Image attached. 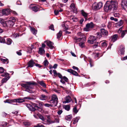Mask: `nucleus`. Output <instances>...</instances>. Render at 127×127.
<instances>
[{
    "mask_svg": "<svg viewBox=\"0 0 127 127\" xmlns=\"http://www.w3.org/2000/svg\"><path fill=\"white\" fill-rule=\"evenodd\" d=\"M118 2L116 1H107L106 2L104 9L105 12L111 10L112 8L114 10H116L117 8Z\"/></svg>",
    "mask_w": 127,
    "mask_h": 127,
    "instance_id": "nucleus-1",
    "label": "nucleus"
},
{
    "mask_svg": "<svg viewBox=\"0 0 127 127\" xmlns=\"http://www.w3.org/2000/svg\"><path fill=\"white\" fill-rule=\"evenodd\" d=\"M77 35L80 37L79 38H77L76 36H75L73 39L74 42L76 43L79 42L81 41L84 42L85 41L86 38L85 36L81 32H79L77 33Z\"/></svg>",
    "mask_w": 127,
    "mask_h": 127,
    "instance_id": "nucleus-2",
    "label": "nucleus"
},
{
    "mask_svg": "<svg viewBox=\"0 0 127 127\" xmlns=\"http://www.w3.org/2000/svg\"><path fill=\"white\" fill-rule=\"evenodd\" d=\"M0 23L3 26L6 28V27H11L14 25V23L11 20H8L5 21L3 20H1L0 21Z\"/></svg>",
    "mask_w": 127,
    "mask_h": 127,
    "instance_id": "nucleus-3",
    "label": "nucleus"
},
{
    "mask_svg": "<svg viewBox=\"0 0 127 127\" xmlns=\"http://www.w3.org/2000/svg\"><path fill=\"white\" fill-rule=\"evenodd\" d=\"M26 106L30 111H34L40 108L39 107L37 104L32 103V104L31 105L28 103H26Z\"/></svg>",
    "mask_w": 127,
    "mask_h": 127,
    "instance_id": "nucleus-4",
    "label": "nucleus"
},
{
    "mask_svg": "<svg viewBox=\"0 0 127 127\" xmlns=\"http://www.w3.org/2000/svg\"><path fill=\"white\" fill-rule=\"evenodd\" d=\"M9 74L6 72L3 74H2L1 76L2 77H5L2 79L1 81V82L3 84L4 83H6L7 80L9 78Z\"/></svg>",
    "mask_w": 127,
    "mask_h": 127,
    "instance_id": "nucleus-5",
    "label": "nucleus"
},
{
    "mask_svg": "<svg viewBox=\"0 0 127 127\" xmlns=\"http://www.w3.org/2000/svg\"><path fill=\"white\" fill-rule=\"evenodd\" d=\"M95 25L93 22L90 23H88L86 25V27L84 28V30L86 31H88L90 30V29H93L94 28Z\"/></svg>",
    "mask_w": 127,
    "mask_h": 127,
    "instance_id": "nucleus-6",
    "label": "nucleus"
},
{
    "mask_svg": "<svg viewBox=\"0 0 127 127\" xmlns=\"http://www.w3.org/2000/svg\"><path fill=\"white\" fill-rule=\"evenodd\" d=\"M32 10L34 12H36L40 10L43 9V8L39 5L33 6L31 8Z\"/></svg>",
    "mask_w": 127,
    "mask_h": 127,
    "instance_id": "nucleus-7",
    "label": "nucleus"
},
{
    "mask_svg": "<svg viewBox=\"0 0 127 127\" xmlns=\"http://www.w3.org/2000/svg\"><path fill=\"white\" fill-rule=\"evenodd\" d=\"M96 38L94 36H90L88 40V42L89 43L93 44L96 42Z\"/></svg>",
    "mask_w": 127,
    "mask_h": 127,
    "instance_id": "nucleus-8",
    "label": "nucleus"
},
{
    "mask_svg": "<svg viewBox=\"0 0 127 127\" xmlns=\"http://www.w3.org/2000/svg\"><path fill=\"white\" fill-rule=\"evenodd\" d=\"M32 99V97H23V99L21 98L17 99V102L19 103H22L25 102L26 100H31Z\"/></svg>",
    "mask_w": 127,
    "mask_h": 127,
    "instance_id": "nucleus-9",
    "label": "nucleus"
},
{
    "mask_svg": "<svg viewBox=\"0 0 127 127\" xmlns=\"http://www.w3.org/2000/svg\"><path fill=\"white\" fill-rule=\"evenodd\" d=\"M107 45V42L106 40L101 41L99 43V46L101 48H106Z\"/></svg>",
    "mask_w": 127,
    "mask_h": 127,
    "instance_id": "nucleus-10",
    "label": "nucleus"
},
{
    "mask_svg": "<svg viewBox=\"0 0 127 127\" xmlns=\"http://www.w3.org/2000/svg\"><path fill=\"white\" fill-rule=\"evenodd\" d=\"M26 83L28 85V88L32 89L34 88L33 85H36V83L34 81L27 82Z\"/></svg>",
    "mask_w": 127,
    "mask_h": 127,
    "instance_id": "nucleus-11",
    "label": "nucleus"
},
{
    "mask_svg": "<svg viewBox=\"0 0 127 127\" xmlns=\"http://www.w3.org/2000/svg\"><path fill=\"white\" fill-rule=\"evenodd\" d=\"M44 43H46L47 45L49 47L50 49H52L53 48L54 43L51 41H50L47 40L45 41Z\"/></svg>",
    "mask_w": 127,
    "mask_h": 127,
    "instance_id": "nucleus-12",
    "label": "nucleus"
},
{
    "mask_svg": "<svg viewBox=\"0 0 127 127\" xmlns=\"http://www.w3.org/2000/svg\"><path fill=\"white\" fill-rule=\"evenodd\" d=\"M100 32L101 34L104 37H107L108 35V32L104 29H100Z\"/></svg>",
    "mask_w": 127,
    "mask_h": 127,
    "instance_id": "nucleus-13",
    "label": "nucleus"
},
{
    "mask_svg": "<svg viewBox=\"0 0 127 127\" xmlns=\"http://www.w3.org/2000/svg\"><path fill=\"white\" fill-rule=\"evenodd\" d=\"M28 64V65L27 67V68L29 67H32L34 66V65L35 64V63L32 60H31L29 61Z\"/></svg>",
    "mask_w": 127,
    "mask_h": 127,
    "instance_id": "nucleus-14",
    "label": "nucleus"
},
{
    "mask_svg": "<svg viewBox=\"0 0 127 127\" xmlns=\"http://www.w3.org/2000/svg\"><path fill=\"white\" fill-rule=\"evenodd\" d=\"M68 72L71 73L72 75L76 76H78V74L77 72L71 69H68L67 70Z\"/></svg>",
    "mask_w": 127,
    "mask_h": 127,
    "instance_id": "nucleus-15",
    "label": "nucleus"
},
{
    "mask_svg": "<svg viewBox=\"0 0 127 127\" xmlns=\"http://www.w3.org/2000/svg\"><path fill=\"white\" fill-rule=\"evenodd\" d=\"M111 41L114 42L117 39H119L118 35L117 34H115L111 36Z\"/></svg>",
    "mask_w": 127,
    "mask_h": 127,
    "instance_id": "nucleus-16",
    "label": "nucleus"
},
{
    "mask_svg": "<svg viewBox=\"0 0 127 127\" xmlns=\"http://www.w3.org/2000/svg\"><path fill=\"white\" fill-rule=\"evenodd\" d=\"M51 99L55 101L56 103L54 105L55 106H57L58 103V98L57 96L55 95H53Z\"/></svg>",
    "mask_w": 127,
    "mask_h": 127,
    "instance_id": "nucleus-17",
    "label": "nucleus"
},
{
    "mask_svg": "<svg viewBox=\"0 0 127 127\" xmlns=\"http://www.w3.org/2000/svg\"><path fill=\"white\" fill-rule=\"evenodd\" d=\"M81 14L82 15L84 16L85 19V21L87 20H88V14L85 12L83 10H82L81 11Z\"/></svg>",
    "mask_w": 127,
    "mask_h": 127,
    "instance_id": "nucleus-18",
    "label": "nucleus"
},
{
    "mask_svg": "<svg viewBox=\"0 0 127 127\" xmlns=\"http://www.w3.org/2000/svg\"><path fill=\"white\" fill-rule=\"evenodd\" d=\"M38 53L40 55H42L45 54V51L43 48L40 47L39 48Z\"/></svg>",
    "mask_w": 127,
    "mask_h": 127,
    "instance_id": "nucleus-19",
    "label": "nucleus"
},
{
    "mask_svg": "<svg viewBox=\"0 0 127 127\" xmlns=\"http://www.w3.org/2000/svg\"><path fill=\"white\" fill-rule=\"evenodd\" d=\"M9 10L7 9H4L2 11V14L6 15H8L9 14Z\"/></svg>",
    "mask_w": 127,
    "mask_h": 127,
    "instance_id": "nucleus-20",
    "label": "nucleus"
},
{
    "mask_svg": "<svg viewBox=\"0 0 127 127\" xmlns=\"http://www.w3.org/2000/svg\"><path fill=\"white\" fill-rule=\"evenodd\" d=\"M125 48L124 46L121 45L120 47V51L121 53V55H123L124 54Z\"/></svg>",
    "mask_w": 127,
    "mask_h": 127,
    "instance_id": "nucleus-21",
    "label": "nucleus"
},
{
    "mask_svg": "<svg viewBox=\"0 0 127 127\" xmlns=\"http://www.w3.org/2000/svg\"><path fill=\"white\" fill-rule=\"evenodd\" d=\"M65 100V101L64 103H69L72 100V99L71 97L69 95H68L66 97Z\"/></svg>",
    "mask_w": 127,
    "mask_h": 127,
    "instance_id": "nucleus-22",
    "label": "nucleus"
},
{
    "mask_svg": "<svg viewBox=\"0 0 127 127\" xmlns=\"http://www.w3.org/2000/svg\"><path fill=\"white\" fill-rule=\"evenodd\" d=\"M47 98V96L44 95L42 94L39 97V99L42 100H45Z\"/></svg>",
    "mask_w": 127,
    "mask_h": 127,
    "instance_id": "nucleus-23",
    "label": "nucleus"
},
{
    "mask_svg": "<svg viewBox=\"0 0 127 127\" xmlns=\"http://www.w3.org/2000/svg\"><path fill=\"white\" fill-rule=\"evenodd\" d=\"M72 118L71 115H70L66 116L65 117V119L68 121H70Z\"/></svg>",
    "mask_w": 127,
    "mask_h": 127,
    "instance_id": "nucleus-24",
    "label": "nucleus"
},
{
    "mask_svg": "<svg viewBox=\"0 0 127 127\" xmlns=\"http://www.w3.org/2000/svg\"><path fill=\"white\" fill-rule=\"evenodd\" d=\"M92 8L95 10L99 9V7H98V5L97 3H94L93 5Z\"/></svg>",
    "mask_w": 127,
    "mask_h": 127,
    "instance_id": "nucleus-25",
    "label": "nucleus"
},
{
    "mask_svg": "<svg viewBox=\"0 0 127 127\" xmlns=\"http://www.w3.org/2000/svg\"><path fill=\"white\" fill-rule=\"evenodd\" d=\"M123 23V21L122 20H121L120 21L117 23L116 24V26L118 27H120L121 26Z\"/></svg>",
    "mask_w": 127,
    "mask_h": 127,
    "instance_id": "nucleus-26",
    "label": "nucleus"
},
{
    "mask_svg": "<svg viewBox=\"0 0 127 127\" xmlns=\"http://www.w3.org/2000/svg\"><path fill=\"white\" fill-rule=\"evenodd\" d=\"M31 31L33 34L35 35L36 34L37 32V31L34 28L31 27Z\"/></svg>",
    "mask_w": 127,
    "mask_h": 127,
    "instance_id": "nucleus-27",
    "label": "nucleus"
},
{
    "mask_svg": "<svg viewBox=\"0 0 127 127\" xmlns=\"http://www.w3.org/2000/svg\"><path fill=\"white\" fill-rule=\"evenodd\" d=\"M8 123L7 122H3L0 124V126H2L3 127H6V126Z\"/></svg>",
    "mask_w": 127,
    "mask_h": 127,
    "instance_id": "nucleus-28",
    "label": "nucleus"
},
{
    "mask_svg": "<svg viewBox=\"0 0 127 127\" xmlns=\"http://www.w3.org/2000/svg\"><path fill=\"white\" fill-rule=\"evenodd\" d=\"M121 3L122 6L124 5L126 6H127V0H122Z\"/></svg>",
    "mask_w": 127,
    "mask_h": 127,
    "instance_id": "nucleus-29",
    "label": "nucleus"
},
{
    "mask_svg": "<svg viewBox=\"0 0 127 127\" xmlns=\"http://www.w3.org/2000/svg\"><path fill=\"white\" fill-rule=\"evenodd\" d=\"M37 115L40 119H41L42 121H44L45 120L44 117L41 114H37Z\"/></svg>",
    "mask_w": 127,
    "mask_h": 127,
    "instance_id": "nucleus-30",
    "label": "nucleus"
},
{
    "mask_svg": "<svg viewBox=\"0 0 127 127\" xmlns=\"http://www.w3.org/2000/svg\"><path fill=\"white\" fill-rule=\"evenodd\" d=\"M0 60L1 61H2L3 63L8 64V60L7 59H4L2 58L0 59Z\"/></svg>",
    "mask_w": 127,
    "mask_h": 127,
    "instance_id": "nucleus-31",
    "label": "nucleus"
},
{
    "mask_svg": "<svg viewBox=\"0 0 127 127\" xmlns=\"http://www.w3.org/2000/svg\"><path fill=\"white\" fill-rule=\"evenodd\" d=\"M69 105H64V108L66 110L69 111L70 109V106Z\"/></svg>",
    "mask_w": 127,
    "mask_h": 127,
    "instance_id": "nucleus-32",
    "label": "nucleus"
},
{
    "mask_svg": "<svg viewBox=\"0 0 127 127\" xmlns=\"http://www.w3.org/2000/svg\"><path fill=\"white\" fill-rule=\"evenodd\" d=\"M39 83L40 85L43 87L45 88L46 87V85L43 81H41L39 82Z\"/></svg>",
    "mask_w": 127,
    "mask_h": 127,
    "instance_id": "nucleus-33",
    "label": "nucleus"
},
{
    "mask_svg": "<svg viewBox=\"0 0 127 127\" xmlns=\"http://www.w3.org/2000/svg\"><path fill=\"white\" fill-rule=\"evenodd\" d=\"M62 32L61 31H60L59 33L57 34V38L59 39L61 37L62 35Z\"/></svg>",
    "mask_w": 127,
    "mask_h": 127,
    "instance_id": "nucleus-34",
    "label": "nucleus"
},
{
    "mask_svg": "<svg viewBox=\"0 0 127 127\" xmlns=\"http://www.w3.org/2000/svg\"><path fill=\"white\" fill-rule=\"evenodd\" d=\"M44 105L46 107H55L56 106H55V105L54 104H50L48 103H45L44 104Z\"/></svg>",
    "mask_w": 127,
    "mask_h": 127,
    "instance_id": "nucleus-35",
    "label": "nucleus"
},
{
    "mask_svg": "<svg viewBox=\"0 0 127 127\" xmlns=\"http://www.w3.org/2000/svg\"><path fill=\"white\" fill-rule=\"evenodd\" d=\"M127 32V30H125L124 31H123L122 32L121 35V37L122 38L126 34V32Z\"/></svg>",
    "mask_w": 127,
    "mask_h": 127,
    "instance_id": "nucleus-36",
    "label": "nucleus"
},
{
    "mask_svg": "<svg viewBox=\"0 0 127 127\" xmlns=\"http://www.w3.org/2000/svg\"><path fill=\"white\" fill-rule=\"evenodd\" d=\"M49 63V62L47 59L45 60L43 62L44 65L45 67L47 66Z\"/></svg>",
    "mask_w": 127,
    "mask_h": 127,
    "instance_id": "nucleus-37",
    "label": "nucleus"
},
{
    "mask_svg": "<svg viewBox=\"0 0 127 127\" xmlns=\"http://www.w3.org/2000/svg\"><path fill=\"white\" fill-rule=\"evenodd\" d=\"M12 40L9 38H8L7 39L6 44L8 45L10 44L12 42Z\"/></svg>",
    "mask_w": 127,
    "mask_h": 127,
    "instance_id": "nucleus-38",
    "label": "nucleus"
},
{
    "mask_svg": "<svg viewBox=\"0 0 127 127\" xmlns=\"http://www.w3.org/2000/svg\"><path fill=\"white\" fill-rule=\"evenodd\" d=\"M28 85L27 83V84H21V86L27 89L28 88Z\"/></svg>",
    "mask_w": 127,
    "mask_h": 127,
    "instance_id": "nucleus-39",
    "label": "nucleus"
},
{
    "mask_svg": "<svg viewBox=\"0 0 127 127\" xmlns=\"http://www.w3.org/2000/svg\"><path fill=\"white\" fill-rule=\"evenodd\" d=\"M77 107L76 106H75L73 107V111L76 114L78 112V110L77 109Z\"/></svg>",
    "mask_w": 127,
    "mask_h": 127,
    "instance_id": "nucleus-40",
    "label": "nucleus"
},
{
    "mask_svg": "<svg viewBox=\"0 0 127 127\" xmlns=\"http://www.w3.org/2000/svg\"><path fill=\"white\" fill-rule=\"evenodd\" d=\"M0 42L4 43H5V40L4 37H1L0 36Z\"/></svg>",
    "mask_w": 127,
    "mask_h": 127,
    "instance_id": "nucleus-41",
    "label": "nucleus"
},
{
    "mask_svg": "<svg viewBox=\"0 0 127 127\" xmlns=\"http://www.w3.org/2000/svg\"><path fill=\"white\" fill-rule=\"evenodd\" d=\"M101 34H102L101 32H97L96 33V34L97 35V37L99 38H100L102 36V35Z\"/></svg>",
    "mask_w": 127,
    "mask_h": 127,
    "instance_id": "nucleus-42",
    "label": "nucleus"
},
{
    "mask_svg": "<svg viewBox=\"0 0 127 127\" xmlns=\"http://www.w3.org/2000/svg\"><path fill=\"white\" fill-rule=\"evenodd\" d=\"M97 4L98 5V7H99V9L102 7L103 4L102 2H99Z\"/></svg>",
    "mask_w": 127,
    "mask_h": 127,
    "instance_id": "nucleus-43",
    "label": "nucleus"
},
{
    "mask_svg": "<svg viewBox=\"0 0 127 127\" xmlns=\"http://www.w3.org/2000/svg\"><path fill=\"white\" fill-rule=\"evenodd\" d=\"M34 127H45L41 124H38L36 125Z\"/></svg>",
    "mask_w": 127,
    "mask_h": 127,
    "instance_id": "nucleus-44",
    "label": "nucleus"
},
{
    "mask_svg": "<svg viewBox=\"0 0 127 127\" xmlns=\"http://www.w3.org/2000/svg\"><path fill=\"white\" fill-rule=\"evenodd\" d=\"M85 41L83 42H81L79 43V45L81 48L83 47V45L84 44Z\"/></svg>",
    "mask_w": 127,
    "mask_h": 127,
    "instance_id": "nucleus-45",
    "label": "nucleus"
},
{
    "mask_svg": "<svg viewBox=\"0 0 127 127\" xmlns=\"http://www.w3.org/2000/svg\"><path fill=\"white\" fill-rule=\"evenodd\" d=\"M96 43L93 46V47L94 48H96L98 46V42H96Z\"/></svg>",
    "mask_w": 127,
    "mask_h": 127,
    "instance_id": "nucleus-46",
    "label": "nucleus"
},
{
    "mask_svg": "<svg viewBox=\"0 0 127 127\" xmlns=\"http://www.w3.org/2000/svg\"><path fill=\"white\" fill-rule=\"evenodd\" d=\"M49 29L52 30L54 31L55 30L54 29V26L52 24H51L49 27Z\"/></svg>",
    "mask_w": 127,
    "mask_h": 127,
    "instance_id": "nucleus-47",
    "label": "nucleus"
},
{
    "mask_svg": "<svg viewBox=\"0 0 127 127\" xmlns=\"http://www.w3.org/2000/svg\"><path fill=\"white\" fill-rule=\"evenodd\" d=\"M70 7L72 9H75V4L74 3H72Z\"/></svg>",
    "mask_w": 127,
    "mask_h": 127,
    "instance_id": "nucleus-48",
    "label": "nucleus"
},
{
    "mask_svg": "<svg viewBox=\"0 0 127 127\" xmlns=\"http://www.w3.org/2000/svg\"><path fill=\"white\" fill-rule=\"evenodd\" d=\"M25 91L31 93H33L34 92L33 91L30 90V89L29 88H27V89H26Z\"/></svg>",
    "mask_w": 127,
    "mask_h": 127,
    "instance_id": "nucleus-49",
    "label": "nucleus"
},
{
    "mask_svg": "<svg viewBox=\"0 0 127 127\" xmlns=\"http://www.w3.org/2000/svg\"><path fill=\"white\" fill-rule=\"evenodd\" d=\"M62 79H63L66 82H68V79L65 76H63V78H62Z\"/></svg>",
    "mask_w": 127,
    "mask_h": 127,
    "instance_id": "nucleus-50",
    "label": "nucleus"
},
{
    "mask_svg": "<svg viewBox=\"0 0 127 127\" xmlns=\"http://www.w3.org/2000/svg\"><path fill=\"white\" fill-rule=\"evenodd\" d=\"M114 22L112 21L109 22L108 23V25L107 26L108 27V28L110 27L111 26V25Z\"/></svg>",
    "mask_w": 127,
    "mask_h": 127,
    "instance_id": "nucleus-51",
    "label": "nucleus"
},
{
    "mask_svg": "<svg viewBox=\"0 0 127 127\" xmlns=\"http://www.w3.org/2000/svg\"><path fill=\"white\" fill-rule=\"evenodd\" d=\"M78 118H76L75 119H74L73 124H75L78 122Z\"/></svg>",
    "mask_w": 127,
    "mask_h": 127,
    "instance_id": "nucleus-52",
    "label": "nucleus"
},
{
    "mask_svg": "<svg viewBox=\"0 0 127 127\" xmlns=\"http://www.w3.org/2000/svg\"><path fill=\"white\" fill-rule=\"evenodd\" d=\"M110 19L111 20H113L115 22H117L118 21V19L116 18H114V17H110Z\"/></svg>",
    "mask_w": 127,
    "mask_h": 127,
    "instance_id": "nucleus-53",
    "label": "nucleus"
},
{
    "mask_svg": "<svg viewBox=\"0 0 127 127\" xmlns=\"http://www.w3.org/2000/svg\"><path fill=\"white\" fill-rule=\"evenodd\" d=\"M53 72L54 74V76L56 77L57 76L58 73L57 72V71L56 70H53Z\"/></svg>",
    "mask_w": 127,
    "mask_h": 127,
    "instance_id": "nucleus-54",
    "label": "nucleus"
},
{
    "mask_svg": "<svg viewBox=\"0 0 127 127\" xmlns=\"http://www.w3.org/2000/svg\"><path fill=\"white\" fill-rule=\"evenodd\" d=\"M92 85V84L91 83L89 82L85 84L84 86L86 87H88Z\"/></svg>",
    "mask_w": 127,
    "mask_h": 127,
    "instance_id": "nucleus-55",
    "label": "nucleus"
},
{
    "mask_svg": "<svg viewBox=\"0 0 127 127\" xmlns=\"http://www.w3.org/2000/svg\"><path fill=\"white\" fill-rule=\"evenodd\" d=\"M11 100L7 99L5 101H4V102L5 103H11Z\"/></svg>",
    "mask_w": 127,
    "mask_h": 127,
    "instance_id": "nucleus-56",
    "label": "nucleus"
},
{
    "mask_svg": "<svg viewBox=\"0 0 127 127\" xmlns=\"http://www.w3.org/2000/svg\"><path fill=\"white\" fill-rule=\"evenodd\" d=\"M54 13L55 15H57L59 14V11H58V10L55 9L54 10Z\"/></svg>",
    "mask_w": 127,
    "mask_h": 127,
    "instance_id": "nucleus-57",
    "label": "nucleus"
},
{
    "mask_svg": "<svg viewBox=\"0 0 127 127\" xmlns=\"http://www.w3.org/2000/svg\"><path fill=\"white\" fill-rule=\"evenodd\" d=\"M35 65L36 66L38 67L39 68H40L43 66L42 65H41L39 64H38L37 63H35Z\"/></svg>",
    "mask_w": 127,
    "mask_h": 127,
    "instance_id": "nucleus-58",
    "label": "nucleus"
},
{
    "mask_svg": "<svg viewBox=\"0 0 127 127\" xmlns=\"http://www.w3.org/2000/svg\"><path fill=\"white\" fill-rule=\"evenodd\" d=\"M22 51L21 50H19V51H17L16 52V53L19 56H21L22 55V53L20 52Z\"/></svg>",
    "mask_w": 127,
    "mask_h": 127,
    "instance_id": "nucleus-59",
    "label": "nucleus"
},
{
    "mask_svg": "<svg viewBox=\"0 0 127 127\" xmlns=\"http://www.w3.org/2000/svg\"><path fill=\"white\" fill-rule=\"evenodd\" d=\"M57 75L61 79H62V78H63V77L60 73H58Z\"/></svg>",
    "mask_w": 127,
    "mask_h": 127,
    "instance_id": "nucleus-60",
    "label": "nucleus"
},
{
    "mask_svg": "<svg viewBox=\"0 0 127 127\" xmlns=\"http://www.w3.org/2000/svg\"><path fill=\"white\" fill-rule=\"evenodd\" d=\"M24 125L26 126H28L30 125V123L29 122H25L23 123Z\"/></svg>",
    "mask_w": 127,
    "mask_h": 127,
    "instance_id": "nucleus-61",
    "label": "nucleus"
},
{
    "mask_svg": "<svg viewBox=\"0 0 127 127\" xmlns=\"http://www.w3.org/2000/svg\"><path fill=\"white\" fill-rule=\"evenodd\" d=\"M4 71V69L2 67H0V73H3Z\"/></svg>",
    "mask_w": 127,
    "mask_h": 127,
    "instance_id": "nucleus-62",
    "label": "nucleus"
},
{
    "mask_svg": "<svg viewBox=\"0 0 127 127\" xmlns=\"http://www.w3.org/2000/svg\"><path fill=\"white\" fill-rule=\"evenodd\" d=\"M36 48L35 46H34L33 45H32L31 47L30 48V49H31V51L32 49Z\"/></svg>",
    "mask_w": 127,
    "mask_h": 127,
    "instance_id": "nucleus-63",
    "label": "nucleus"
},
{
    "mask_svg": "<svg viewBox=\"0 0 127 127\" xmlns=\"http://www.w3.org/2000/svg\"><path fill=\"white\" fill-rule=\"evenodd\" d=\"M50 102L51 103H53V104H55L56 103V102H55V101L52 100L51 99L50 100Z\"/></svg>",
    "mask_w": 127,
    "mask_h": 127,
    "instance_id": "nucleus-64",
    "label": "nucleus"
}]
</instances>
